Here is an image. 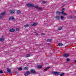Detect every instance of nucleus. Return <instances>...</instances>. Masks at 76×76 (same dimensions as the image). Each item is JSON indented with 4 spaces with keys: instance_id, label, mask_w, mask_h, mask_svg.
<instances>
[{
    "instance_id": "f257e3e1",
    "label": "nucleus",
    "mask_w": 76,
    "mask_h": 76,
    "mask_svg": "<svg viewBox=\"0 0 76 76\" xmlns=\"http://www.w3.org/2000/svg\"><path fill=\"white\" fill-rule=\"evenodd\" d=\"M26 6L27 7H33L35 6L34 5L32 4H26Z\"/></svg>"
},
{
    "instance_id": "f03ea898",
    "label": "nucleus",
    "mask_w": 76,
    "mask_h": 76,
    "mask_svg": "<svg viewBox=\"0 0 76 76\" xmlns=\"http://www.w3.org/2000/svg\"><path fill=\"white\" fill-rule=\"evenodd\" d=\"M30 73H31V72L28 71L24 73V75L25 76H28L29 75V74H30Z\"/></svg>"
},
{
    "instance_id": "7ed1b4c3",
    "label": "nucleus",
    "mask_w": 76,
    "mask_h": 76,
    "mask_svg": "<svg viewBox=\"0 0 76 76\" xmlns=\"http://www.w3.org/2000/svg\"><path fill=\"white\" fill-rule=\"evenodd\" d=\"M69 56V55L68 54L65 53L63 55L64 57H67Z\"/></svg>"
},
{
    "instance_id": "20e7f679",
    "label": "nucleus",
    "mask_w": 76,
    "mask_h": 76,
    "mask_svg": "<svg viewBox=\"0 0 76 76\" xmlns=\"http://www.w3.org/2000/svg\"><path fill=\"white\" fill-rule=\"evenodd\" d=\"M31 72L32 73L35 74L36 73V72L34 69H31Z\"/></svg>"
},
{
    "instance_id": "39448f33",
    "label": "nucleus",
    "mask_w": 76,
    "mask_h": 76,
    "mask_svg": "<svg viewBox=\"0 0 76 76\" xmlns=\"http://www.w3.org/2000/svg\"><path fill=\"white\" fill-rule=\"evenodd\" d=\"M35 8H36V9H39L40 10H42V9H41V7H38V6H36L35 7Z\"/></svg>"
},
{
    "instance_id": "423d86ee",
    "label": "nucleus",
    "mask_w": 76,
    "mask_h": 76,
    "mask_svg": "<svg viewBox=\"0 0 76 76\" xmlns=\"http://www.w3.org/2000/svg\"><path fill=\"white\" fill-rule=\"evenodd\" d=\"M10 13L11 14H13V13H15V10H10Z\"/></svg>"
},
{
    "instance_id": "0eeeda50",
    "label": "nucleus",
    "mask_w": 76,
    "mask_h": 76,
    "mask_svg": "<svg viewBox=\"0 0 76 76\" xmlns=\"http://www.w3.org/2000/svg\"><path fill=\"white\" fill-rule=\"evenodd\" d=\"M15 31V30L14 28H11L10 30V32H13Z\"/></svg>"
},
{
    "instance_id": "6e6552de",
    "label": "nucleus",
    "mask_w": 76,
    "mask_h": 76,
    "mask_svg": "<svg viewBox=\"0 0 76 76\" xmlns=\"http://www.w3.org/2000/svg\"><path fill=\"white\" fill-rule=\"evenodd\" d=\"M52 73L54 75H59L60 74L59 72H52Z\"/></svg>"
},
{
    "instance_id": "1a4fd4ad",
    "label": "nucleus",
    "mask_w": 76,
    "mask_h": 76,
    "mask_svg": "<svg viewBox=\"0 0 76 76\" xmlns=\"http://www.w3.org/2000/svg\"><path fill=\"white\" fill-rule=\"evenodd\" d=\"M9 20H15V19H14V18L13 17H10L9 18Z\"/></svg>"
},
{
    "instance_id": "9d476101",
    "label": "nucleus",
    "mask_w": 76,
    "mask_h": 76,
    "mask_svg": "<svg viewBox=\"0 0 76 76\" xmlns=\"http://www.w3.org/2000/svg\"><path fill=\"white\" fill-rule=\"evenodd\" d=\"M37 25V23H33L31 24V26H36V25Z\"/></svg>"
},
{
    "instance_id": "9b49d317",
    "label": "nucleus",
    "mask_w": 76,
    "mask_h": 76,
    "mask_svg": "<svg viewBox=\"0 0 76 76\" xmlns=\"http://www.w3.org/2000/svg\"><path fill=\"white\" fill-rule=\"evenodd\" d=\"M55 18H56V19L58 20L60 19V16H57L55 17Z\"/></svg>"
},
{
    "instance_id": "f8f14e48",
    "label": "nucleus",
    "mask_w": 76,
    "mask_h": 76,
    "mask_svg": "<svg viewBox=\"0 0 76 76\" xmlns=\"http://www.w3.org/2000/svg\"><path fill=\"white\" fill-rule=\"evenodd\" d=\"M58 45L59 47H62L63 45V44L61 43H60L58 44Z\"/></svg>"
},
{
    "instance_id": "ddd939ff",
    "label": "nucleus",
    "mask_w": 76,
    "mask_h": 76,
    "mask_svg": "<svg viewBox=\"0 0 76 76\" xmlns=\"http://www.w3.org/2000/svg\"><path fill=\"white\" fill-rule=\"evenodd\" d=\"M7 72H9V73H11V70L10 69H9V68H7Z\"/></svg>"
},
{
    "instance_id": "4468645a",
    "label": "nucleus",
    "mask_w": 76,
    "mask_h": 76,
    "mask_svg": "<svg viewBox=\"0 0 76 76\" xmlns=\"http://www.w3.org/2000/svg\"><path fill=\"white\" fill-rule=\"evenodd\" d=\"M29 69V68L28 67H26L24 68V70H28V69Z\"/></svg>"
},
{
    "instance_id": "2eb2a0df",
    "label": "nucleus",
    "mask_w": 76,
    "mask_h": 76,
    "mask_svg": "<svg viewBox=\"0 0 76 76\" xmlns=\"http://www.w3.org/2000/svg\"><path fill=\"white\" fill-rule=\"evenodd\" d=\"M56 14H57V15H60L61 14V12L59 11H57L56 12Z\"/></svg>"
},
{
    "instance_id": "dca6fc26",
    "label": "nucleus",
    "mask_w": 76,
    "mask_h": 76,
    "mask_svg": "<svg viewBox=\"0 0 76 76\" xmlns=\"http://www.w3.org/2000/svg\"><path fill=\"white\" fill-rule=\"evenodd\" d=\"M61 14L62 15H63L64 16H65V15H67V14H66V13L64 12H62L61 13Z\"/></svg>"
},
{
    "instance_id": "f3484780",
    "label": "nucleus",
    "mask_w": 76,
    "mask_h": 76,
    "mask_svg": "<svg viewBox=\"0 0 76 76\" xmlns=\"http://www.w3.org/2000/svg\"><path fill=\"white\" fill-rule=\"evenodd\" d=\"M6 15V13L5 12L1 13V15L2 16H4V15Z\"/></svg>"
},
{
    "instance_id": "a211bd4d",
    "label": "nucleus",
    "mask_w": 76,
    "mask_h": 76,
    "mask_svg": "<svg viewBox=\"0 0 76 76\" xmlns=\"http://www.w3.org/2000/svg\"><path fill=\"white\" fill-rule=\"evenodd\" d=\"M37 68L39 69L40 68H42V65H40L37 66Z\"/></svg>"
},
{
    "instance_id": "6ab92c4d",
    "label": "nucleus",
    "mask_w": 76,
    "mask_h": 76,
    "mask_svg": "<svg viewBox=\"0 0 76 76\" xmlns=\"http://www.w3.org/2000/svg\"><path fill=\"white\" fill-rule=\"evenodd\" d=\"M21 13V12L20 10H18L17 12V14H20Z\"/></svg>"
},
{
    "instance_id": "aec40b11",
    "label": "nucleus",
    "mask_w": 76,
    "mask_h": 76,
    "mask_svg": "<svg viewBox=\"0 0 76 76\" xmlns=\"http://www.w3.org/2000/svg\"><path fill=\"white\" fill-rule=\"evenodd\" d=\"M29 25L27 24L24 26V27L25 28H26L27 27H29Z\"/></svg>"
},
{
    "instance_id": "412c9836",
    "label": "nucleus",
    "mask_w": 76,
    "mask_h": 76,
    "mask_svg": "<svg viewBox=\"0 0 76 76\" xmlns=\"http://www.w3.org/2000/svg\"><path fill=\"white\" fill-rule=\"evenodd\" d=\"M0 41H1V42L4 41V39L2 38H0Z\"/></svg>"
},
{
    "instance_id": "4be33fe9",
    "label": "nucleus",
    "mask_w": 76,
    "mask_h": 76,
    "mask_svg": "<svg viewBox=\"0 0 76 76\" xmlns=\"http://www.w3.org/2000/svg\"><path fill=\"white\" fill-rule=\"evenodd\" d=\"M18 70H20V71H21V70H22V67H20V68H18Z\"/></svg>"
},
{
    "instance_id": "5701e85b",
    "label": "nucleus",
    "mask_w": 76,
    "mask_h": 76,
    "mask_svg": "<svg viewBox=\"0 0 76 76\" xmlns=\"http://www.w3.org/2000/svg\"><path fill=\"white\" fill-rule=\"evenodd\" d=\"M47 42H51V39H48L47 40Z\"/></svg>"
},
{
    "instance_id": "b1692460",
    "label": "nucleus",
    "mask_w": 76,
    "mask_h": 76,
    "mask_svg": "<svg viewBox=\"0 0 76 76\" xmlns=\"http://www.w3.org/2000/svg\"><path fill=\"white\" fill-rule=\"evenodd\" d=\"M30 56H31V55H30V54H28L27 55L26 57H29Z\"/></svg>"
},
{
    "instance_id": "393cba45",
    "label": "nucleus",
    "mask_w": 76,
    "mask_h": 76,
    "mask_svg": "<svg viewBox=\"0 0 76 76\" xmlns=\"http://www.w3.org/2000/svg\"><path fill=\"white\" fill-rule=\"evenodd\" d=\"M47 2V1H42V3H43V4H45Z\"/></svg>"
},
{
    "instance_id": "a878e982",
    "label": "nucleus",
    "mask_w": 76,
    "mask_h": 76,
    "mask_svg": "<svg viewBox=\"0 0 76 76\" xmlns=\"http://www.w3.org/2000/svg\"><path fill=\"white\" fill-rule=\"evenodd\" d=\"M61 20H63L64 19V17H63L61 16Z\"/></svg>"
},
{
    "instance_id": "bb28decb",
    "label": "nucleus",
    "mask_w": 76,
    "mask_h": 76,
    "mask_svg": "<svg viewBox=\"0 0 76 76\" xmlns=\"http://www.w3.org/2000/svg\"><path fill=\"white\" fill-rule=\"evenodd\" d=\"M62 27H59L58 29V30H61V29H62Z\"/></svg>"
},
{
    "instance_id": "cd10ccee",
    "label": "nucleus",
    "mask_w": 76,
    "mask_h": 76,
    "mask_svg": "<svg viewBox=\"0 0 76 76\" xmlns=\"http://www.w3.org/2000/svg\"><path fill=\"white\" fill-rule=\"evenodd\" d=\"M20 30V29H19V28H17L16 29V31H19Z\"/></svg>"
},
{
    "instance_id": "c85d7f7f",
    "label": "nucleus",
    "mask_w": 76,
    "mask_h": 76,
    "mask_svg": "<svg viewBox=\"0 0 76 76\" xmlns=\"http://www.w3.org/2000/svg\"><path fill=\"white\" fill-rule=\"evenodd\" d=\"M64 75V73H62L61 74H60V76H63V75Z\"/></svg>"
},
{
    "instance_id": "c756f323",
    "label": "nucleus",
    "mask_w": 76,
    "mask_h": 76,
    "mask_svg": "<svg viewBox=\"0 0 76 76\" xmlns=\"http://www.w3.org/2000/svg\"><path fill=\"white\" fill-rule=\"evenodd\" d=\"M46 71H47V68L45 69L43 71L44 72H46Z\"/></svg>"
},
{
    "instance_id": "7c9ffc66",
    "label": "nucleus",
    "mask_w": 76,
    "mask_h": 76,
    "mask_svg": "<svg viewBox=\"0 0 76 76\" xmlns=\"http://www.w3.org/2000/svg\"><path fill=\"white\" fill-rule=\"evenodd\" d=\"M3 73V72L2 70L0 71V74Z\"/></svg>"
},
{
    "instance_id": "2f4dec72",
    "label": "nucleus",
    "mask_w": 76,
    "mask_h": 76,
    "mask_svg": "<svg viewBox=\"0 0 76 76\" xmlns=\"http://www.w3.org/2000/svg\"><path fill=\"white\" fill-rule=\"evenodd\" d=\"M62 11L63 12H64V8H63L62 9Z\"/></svg>"
},
{
    "instance_id": "473e14b6",
    "label": "nucleus",
    "mask_w": 76,
    "mask_h": 76,
    "mask_svg": "<svg viewBox=\"0 0 76 76\" xmlns=\"http://www.w3.org/2000/svg\"><path fill=\"white\" fill-rule=\"evenodd\" d=\"M66 61H70V59L69 58H67L66 59Z\"/></svg>"
},
{
    "instance_id": "72a5a7b5",
    "label": "nucleus",
    "mask_w": 76,
    "mask_h": 76,
    "mask_svg": "<svg viewBox=\"0 0 76 76\" xmlns=\"http://www.w3.org/2000/svg\"><path fill=\"white\" fill-rule=\"evenodd\" d=\"M50 67H48L46 68V69H50Z\"/></svg>"
},
{
    "instance_id": "f704fd0d",
    "label": "nucleus",
    "mask_w": 76,
    "mask_h": 76,
    "mask_svg": "<svg viewBox=\"0 0 76 76\" xmlns=\"http://www.w3.org/2000/svg\"><path fill=\"white\" fill-rule=\"evenodd\" d=\"M41 35H45V34H41Z\"/></svg>"
},
{
    "instance_id": "c9c22d12",
    "label": "nucleus",
    "mask_w": 76,
    "mask_h": 76,
    "mask_svg": "<svg viewBox=\"0 0 76 76\" xmlns=\"http://www.w3.org/2000/svg\"><path fill=\"white\" fill-rule=\"evenodd\" d=\"M36 35L37 36H38V34H37V33H36Z\"/></svg>"
},
{
    "instance_id": "e433bc0d",
    "label": "nucleus",
    "mask_w": 76,
    "mask_h": 76,
    "mask_svg": "<svg viewBox=\"0 0 76 76\" xmlns=\"http://www.w3.org/2000/svg\"><path fill=\"white\" fill-rule=\"evenodd\" d=\"M70 18H73V16H70Z\"/></svg>"
},
{
    "instance_id": "4c0bfd02",
    "label": "nucleus",
    "mask_w": 76,
    "mask_h": 76,
    "mask_svg": "<svg viewBox=\"0 0 76 76\" xmlns=\"http://www.w3.org/2000/svg\"><path fill=\"white\" fill-rule=\"evenodd\" d=\"M0 18H3L2 17V16L0 17Z\"/></svg>"
},
{
    "instance_id": "58836bf2",
    "label": "nucleus",
    "mask_w": 76,
    "mask_h": 76,
    "mask_svg": "<svg viewBox=\"0 0 76 76\" xmlns=\"http://www.w3.org/2000/svg\"><path fill=\"white\" fill-rule=\"evenodd\" d=\"M75 63H76V60H75L74 61Z\"/></svg>"
},
{
    "instance_id": "ea45409f",
    "label": "nucleus",
    "mask_w": 76,
    "mask_h": 76,
    "mask_svg": "<svg viewBox=\"0 0 76 76\" xmlns=\"http://www.w3.org/2000/svg\"><path fill=\"white\" fill-rule=\"evenodd\" d=\"M34 33H35V34H36V33H37V32H34Z\"/></svg>"
}]
</instances>
